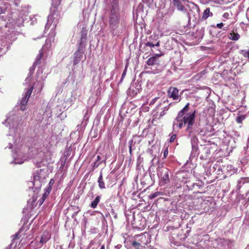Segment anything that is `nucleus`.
<instances>
[{
	"instance_id": "obj_1",
	"label": "nucleus",
	"mask_w": 249,
	"mask_h": 249,
	"mask_svg": "<svg viewBox=\"0 0 249 249\" xmlns=\"http://www.w3.org/2000/svg\"><path fill=\"white\" fill-rule=\"evenodd\" d=\"M110 32L113 36H118L122 33L124 27L120 24V13L118 9L112 8L109 19Z\"/></svg>"
},
{
	"instance_id": "obj_2",
	"label": "nucleus",
	"mask_w": 249,
	"mask_h": 249,
	"mask_svg": "<svg viewBox=\"0 0 249 249\" xmlns=\"http://www.w3.org/2000/svg\"><path fill=\"white\" fill-rule=\"evenodd\" d=\"M196 113V111L194 110L193 112L188 113L186 114L178 113L174 124L177 125L179 129H181L187 124L186 130H189L195 124Z\"/></svg>"
},
{
	"instance_id": "obj_3",
	"label": "nucleus",
	"mask_w": 249,
	"mask_h": 249,
	"mask_svg": "<svg viewBox=\"0 0 249 249\" xmlns=\"http://www.w3.org/2000/svg\"><path fill=\"white\" fill-rule=\"evenodd\" d=\"M44 178L43 177H41L39 176L38 173L36 172L35 173L34 176V180L30 182V184L33 186L31 188V186H29V191H32L34 192H36V195L33 196V201L35 202L37 197V194L38 190L40 189L42 183L43 182Z\"/></svg>"
},
{
	"instance_id": "obj_4",
	"label": "nucleus",
	"mask_w": 249,
	"mask_h": 249,
	"mask_svg": "<svg viewBox=\"0 0 249 249\" xmlns=\"http://www.w3.org/2000/svg\"><path fill=\"white\" fill-rule=\"evenodd\" d=\"M157 176L160 179V184L161 186L169 182V170L162 165H158L157 168Z\"/></svg>"
},
{
	"instance_id": "obj_5",
	"label": "nucleus",
	"mask_w": 249,
	"mask_h": 249,
	"mask_svg": "<svg viewBox=\"0 0 249 249\" xmlns=\"http://www.w3.org/2000/svg\"><path fill=\"white\" fill-rule=\"evenodd\" d=\"M135 239L131 243L132 249H142L148 243L147 240L144 242L146 240V237L144 235H136Z\"/></svg>"
},
{
	"instance_id": "obj_6",
	"label": "nucleus",
	"mask_w": 249,
	"mask_h": 249,
	"mask_svg": "<svg viewBox=\"0 0 249 249\" xmlns=\"http://www.w3.org/2000/svg\"><path fill=\"white\" fill-rule=\"evenodd\" d=\"M184 1V0H173V4L174 6L177 8L178 10L181 11L183 13V14L185 18H189V14L188 12V10L182 3V1Z\"/></svg>"
},
{
	"instance_id": "obj_7",
	"label": "nucleus",
	"mask_w": 249,
	"mask_h": 249,
	"mask_svg": "<svg viewBox=\"0 0 249 249\" xmlns=\"http://www.w3.org/2000/svg\"><path fill=\"white\" fill-rule=\"evenodd\" d=\"M50 233L48 231H44L41 235L39 243L37 246L39 248H41L44 244L47 243L51 238Z\"/></svg>"
},
{
	"instance_id": "obj_8",
	"label": "nucleus",
	"mask_w": 249,
	"mask_h": 249,
	"mask_svg": "<svg viewBox=\"0 0 249 249\" xmlns=\"http://www.w3.org/2000/svg\"><path fill=\"white\" fill-rule=\"evenodd\" d=\"M178 89L175 87H170L167 90V95L169 98L173 100H178L179 98Z\"/></svg>"
},
{
	"instance_id": "obj_9",
	"label": "nucleus",
	"mask_w": 249,
	"mask_h": 249,
	"mask_svg": "<svg viewBox=\"0 0 249 249\" xmlns=\"http://www.w3.org/2000/svg\"><path fill=\"white\" fill-rule=\"evenodd\" d=\"M33 162L37 167H41L45 165V161L43 160V157H34Z\"/></svg>"
},
{
	"instance_id": "obj_10",
	"label": "nucleus",
	"mask_w": 249,
	"mask_h": 249,
	"mask_svg": "<svg viewBox=\"0 0 249 249\" xmlns=\"http://www.w3.org/2000/svg\"><path fill=\"white\" fill-rule=\"evenodd\" d=\"M25 158H23L21 157H13V160L10 161V163L12 164H21L25 161L28 160L27 157H23Z\"/></svg>"
},
{
	"instance_id": "obj_11",
	"label": "nucleus",
	"mask_w": 249,
	"mask_h": 249,
	"mask_svg": "<svg viewBox=\"0 0 249 249\" xmlns=\"http://www.w3.org/2000/svg\"><path fill=\"white\" fill-rule=\"evenodd\" d=\"M228 38L233 41H237L240 38V35L237 33V30H232L228 36Z\"/></svg>"
},
{
	"instance_id": "obj_12",
	"label": "nucleus",
	"mask_w": 249,
	"mask_h": 249,
	"mask_svg": "<svg viewBox=\"0 0 249 249\" xmlns=\"http://www.w3.org/2000/svg\"><path fill=\"white\" fill-rule=\"evenodd\" d=\"M213 16V14L210 11V8L209 7L207 8L203 13V15L201 18V20L204 21L206 20L209 17H212Z\"/></svg>"
},
{
	"instance_id": "obj_13",
	"label": "nucleus",
	"mask_w": 249,
	"mask_h": 249,
	"mask_svg": "<svg viewBox=\"0 0 249 249\" xmlns=\"http://www.w3.org/2000/svg\"><path fill=\"white\" fill-rule=\"evenodd\" d=\"M161 54H156V56H153L149 58L147 61V64L149 66H152L158 64L157 63V58L160 56Z\"/></svg>"
},
{
	"instance_id": "obj_14",
	"label": "nucleus",
	"mask_w": 249,
	"mask_h": 249,
	"mask_svg": "<svg viewBox=\"0 0 249 249\" xmlns=\"http://www.w3.org/2000/svg\"><path fill=\"white\" fill-rule=\"evenodd\" d=\"M75 149V148L73 147V146H72L71 145L68 147L65 153L64 156H70L71 155H72V156H73L74 155V150Z\"/></svg>"
},
{
	"instance_id": "obj_15",
	"label": "nucleus",
	"mask_w": 249,
	"mask_h": 249,
	"mask_svg": "<svg viewBox=\"0 0 249 249\" xmlns=\"http://www.w3.org/2000/svg\"><path fill=\"white\" fill-rule=\"evenodd\" d=\"M28 99L26 97H23L20 103V108L22 110H24L26 109V106L28 102Z\"/></svg>"
},
{
	"instance_id": "obj_16",
	"label": "nucleus",
	"mask_w": 249,
	"mask_h": 249,
	"mask_svg": "<svg viewBox=\"0 0 249 249\" xmlns=\"http://www.w3.org/2000/svg\"><path fill=\"white\" fill-rule=\"evenodd\" d=\"M98 182L99 187L100 189H102L106 188L103 179L102 173L101 172H100V176L98 178Z\"/></svg>"
},
{
	"instance_id": "obj_17",
	"label": "nucleus",
	"mask_w": 249,
	"mask_h": 249,
	"mask_svg": "<svg viewBox=\"0 0 249 249\" xmlns=\"http://www.w3.org/2000/svg\"><path fill=\"white\" fill-rule=\"evenodd\" d=\"M100 199L101 197L100 196H97L95 198V199L91 202L90 204V207L93 209L97 207L99 202H100Z\"/></svg>"
},
{
	"instance_id": "obj_18",
	"label": "nucleus",
	"mask_w": 249,
	"mask_h": 249,
	"mask_svg": "<svg viewBox=\"0 0 249 249\" xmlns=\"http://www.w3.org/2000/svg\"><path fill=\"white\" fill-rule=\"evenodd\" d=\"M173 12H174V10H171V11H169L167 13H165V14L163 16V18L165 21H169Z\"/></svg>"
},
{
	"instance_id": "obj_19",
	"label": "nucleus",
	"mask_w": 249,
	"mask_h": 249,
	"mask_svg": "<svg viewBox=\"0 0 249 249\" xmlns=\"http://www.w3.org/2000/svg\"><path fill=\"white\" fill-rule=\"evenodd\" d=\"M160 44V41L159 40L155 43L148 42L145 44V46L147 47H154L155 46L159 47Z\"/></svg>"
},
{
	"instance_id": "obj_20",
	"label": "nucleus",
	"mask_w": 249,
	"mask_h": 249,
	"mask_svg": "<svg viewBox=\"0 0 249 249\" xmlns=\"http://www.w3.org/2000/svg\"><path fill=\"white\" fill-rule=\"evenodd\" d=\"M87 37H80V42L79 43V48H82L85 47V45L86 42Z\"/></svg>"
},
{
	"instance_id": "obj_21",
	"label": "nucleus",
	"mask_w": 249,
	"mask_h": 249,
	"mask_svg": "<svg viewBox=\"0 0 249 249\" xmlns=\"http://www.w3.org/2000/svg\"><path fill=\"white\" fill-rule=\"evenodd\" d=\"M189 106L190 104L189 103H188L185 107L181 110H180L178 113H180V114H185L186 112H188L189 108Z\"/></svg>"
},
{
	"instance_id": "obj_22",
	"label": "nucleus",
	"mask_w": 249,
	"mask_h": 249,
	"mask_svg": "<svg viewBox=\"0 0 249 249\" xmlns=\"http://www.w3.org/2000/svg\"><path fill=\"white\" fill-rule=\"evenodd\" d=\"M33 89L34 86H32L29 89H28L24 97H26V98H28L29 99L32 93Z\"/></svg>"
},
{
	"instance_id": "obj_23",
	"label": "nucleus",
	"mask_w": 249,
	"mask_h": 249,
	"mask_svg": "<svg viewBox=\"0 0 249 249\" xmlns=\"http://www.w3.org/2000/svg\"><path fill=\"white\" fill-rule=\"evenodd\" d=\"M43 53L41 51H40L39 53L37 54V55L36 56V60L35 62V63L36 64L40 63V60L42 58V57H43Z\"/></svg>"
},
{
	"instance_id": "obj_24",
	"label": "nucleus",
	"mask_w": 249,
	"mask_h": 249,
	"mask_svg": "<svg viewBox=\"0 0 249 249\" xmlns=\"http://www.w3.org/2000/svg\"><path fill=\"white\" fill-rule=\"evenodd\" d=\"M82 55V53L80 52V49L78 48V50L74 53L75 57L81 60Z\"/></svg>"
},
{
	"instance_id": "obj_25",
	"label": "nucleus",
	"mask_w": 249,
	"mask_h": 249,
	"mask_svg": "<svg viewBox=\"0 0 249 249\" xmlns=\"http://www.w3.org/2000/svg\"><path fill=\"white\" fill-rule=\"evenodd\" d=\"M246 116L245 115H240L236 118V121L238 124H241L242 121L245 119Z\"/></svg>"
},
{
	"instance_id": "obj_26",
	"label": "nucleus",
	"mask_w": 249,
	"mask_h": 249,
	"mask_svg": "<svg viewBox=\"0 0 249 249\" xmlns=\"http://www.w3.org/2000/svg\"><path fill=\"white\" fill-rule=\"evenodd\" d=\"M160 193L159 192H156L154 193H152L151 194H150L149 196V197L150 198V199H153L156 197H157L158 196H160Z\"/></svg>"
},
{
	"instance_id": "obj_27",
	"label": "nucleus",
	"mask_w": 249,
	"mask_h": 249,
	"mask_svg": "<svg viewBox=\"0 0 249 249\" xmlns=\"http://www.w3.org/2000/svg\"><path fill=\"white\" fill-rule=\"evenodd\" d=\"M81 37H87V30L86 28H83L81 32Z\"/></svg>"
},
{
	"instance_id": "obj_28",
	"label": "nucleus",
	"mask_w": 249,
	"mask_h": 249,
	"mask_svg": "<svg viewBox=\"0 0 249 249\" xmlns=\"http://www.w3.org/2000/svg\"><path fill=\"white\" fill-rule=\"evenodd\" d=\"M241 53L245 57H247L249 59V50L247 51L246 50H241Z\"/></svg>"
},
{
	"instance_id": "obj_29",
	"label": "nucleus",
	"mask_w": 249,
	"mask_h": 249,
	"mask_svg": "<svg viewBox=\"0 0 249 249\" xmlns=\"http://www.w3.org/2000/svg\"><path fill=\"white\" fill-rule=\"evenodd\" d=\"M133 141L132 140H130L128 142L129 153L130 155L132 154V147H133Z\"/></svg>"
},
{
	"instance_id": "obj_30",
	"label": "nucleus",
	"mask_w": 249,
	"mask_h": 249,
	"mask_svg": "<svg viewBox=\"0 0 249 249\" xmlns=\"http://www.w3.org/2000/svg\"><path fill=\"white\" fill-rule=\"evenodd\" d=\"M168 109H169L168 107H164L163 110L160 113V116L162 117L163 115H164L166 113V111H167L168 110Z\"/></svg>"
},
{
	"instance_id": "obj_31",
	"label": "nucleus",
	"mask_w": 249,
	"mask_h": 249,
	"mask_svg": "<svg viewBox=\"0 0 249 249\" xmlns=\"http://www.w3.org/2000/svg\"><path fill=\"white\" fill-rule=\"evenodd\" d=\"M152 164L154 165L156 163H159V157H154V158L151 160Z\"/></svg>"
},
{
	"instance_id": "obj_32",
	"label": "nucleus",
	"mask_w": 249,
	"mask_h": 249,
	"mask_svg": "<svg viewBox=\"0 0 249 249\" xmlns=\"http://www.w3.org/2000/svg\"><path fill=\"white\" fill-rule=\"evenodd\" d=\"M77 210L76 211H75L73 212V213L72 214V218H75L76 216L77 215L78 213L80 212V210L79 209L78 207L77 208Z\"/></svg>"
},
{
	"instance_id": "obj_33",
	"label": "nucleus",
	"mask_w": 249,
	"mask_h": 249,
	"mask_svg": "<svg viewBox=\"0 0 249 249\" xmlns=\"http://www.w3.org/2000/svg\"><path fill=\"white\" fill-rule=\"evenodd\" d=\"M67 160L66 157H63L61 158V160L62 161L61 166H64L65 164V161Z\"/></svg>"
},
{
	"instance_id": "obj_34",
	"label": "nucleus",
	"mask_w": 249,
	"mask_h": 249,
	"mask_svg": "<svg viewBox=\"0 0 249 249\" xmlns=\"http://www.w3.org/2000/svg\"><path fill=\"white\" fill-rule=\"evenodd\" d=\"M222 17L225 19H229L230 18V14L228 12L224 13Z\"/></svg>"
},
{
	"instance_id": "obj_35",
	"label": "nucleus",
	"mask_w": 249,
	"mask_h": 249,
	"mask_svg": "<svg viewBox=\"0 0 249 249\" xmlns=\"http://www.w3.org/2000/svg\"><path fill=\"white\" fill-rule=\"evenodd\" d=\"M176 137H177V135L176 134H173L171 136V137H170L169 142H173L175 141V140L176 139Z\"/></svg>"
},
{
	"instance_id": "obj_36",
	"label": "nucleus",
	"mask_w": 249,
	"mask_h": 249,
	"mask_svg": "<svg viewBox=\"0 0 249 249\" xmlns=\"http://www.w3.org/2000/svg\"><path fill=\"white\" fill-rule=\"evenodd\" d=\"M80 60H81L80 59H79L78 58H75L74 57V59H73V64L74 65L77 64L80 62Z\"/></svg>"
},
{
	"instance_id": "obj_37",
	"label": "nucleus",
	"mask_w": 249,
	"mask_h": 249,
	"mask_svg": "<svg viewBox=\"0 0 249 249\" xmlns=\"http://www.w3.org/2000/svg\"><path fill=\"white\" fill-rule=\"evenodd\" d=\"M223 26H224V24L222 22H221L219 23H217L216 25V27L217 28L221 29L223 27Z\"/></svg>"
},
{
	"instance_id": "obj_38",
	"label": "nucleus",
	"mask_w": 249,
	"mask_h": 249,
	"mask_svg": "<svg viewBox=\"0 0 249 249\" xmlns=\"http://www.w3.org/2000/svg\"><path fill=\"white\" fill-rule=\"evenodd\" d=\"M49 194H50L49 192H48L45 191V192H44V194L42 196V198H43L45 199H46V198H47V196L49 195Z\"/></svg>"
},
{
	"instance_id": "obj_39",
	"label": "nucleus",
	"mask_w": 249,
	"mask_h": 249,
	"mask_svg": "<svg viewBox=\"0 0 249 249\" xmlns=\"http://www.w3.org/2000/svg\"><path fill=\"white\" fill-rule=\"evenodd\" d=\"M126 71H127V66H126V67L124 71V72L122 74V79H123L124 77V76L126 74Z\"/></svg>"
},
{
	"instance_id": "obj_40",
	"label": "nucleus",
	"mask_w": 249,
	"mask_h": 249,
	"mask_svg": "<svg viewBox=\"0 0 249 249\" xmlns=\"http://www.w3.org/2000/svg\"><path fill=\"white\" fill-rule=\"evenodd\" d=\"M54 183V180L53 178L51 179L49 183H48V185H50V186H53V185Z\"/></svg>"
},
{
	"instance_id": "obj_41",
	"label": "nucleus",
	"mask_w": 249,
	"mask_h": 249,
	"mask_svg": "<svg viewBox=\"0 0 249 249\" xmlns=\"http://www.w3.org/2000/svg\"><path fill=\"white\" fill-rule=\"evenodd\" d=\"M52 186H50V185H48L45 191L50 193L51 191L52 190Z\"/></svg>"
},
{
	"instance_id": "obj_42",
	"label": "nucleus",
	"mask_w": 249,
	"mask_h": 249,
	"mask_svg": "<svg viewBox=\"0 0 249 249\" xmlns=\"http://www.w3.org/2000/svg\"><path fill=\"white\" fill-rule=\"evenodd\" d=\"M158 97H156L154 99H152V100L151 101V102L150 103L149 105H153L155 103V101H156V100L158 99Z\"/></svg>"
},
{
	"instance_id": "obj_43",
	"label": "nucleus",
	"mask_w": 249,
	"mask_h": 249,
	"mask_svg": "<svg viewBox=\"0 0 249 249\" xmlns=\"http://www.w3.org/2000/svg\"><path fill=\"white\" fill-rule=\"evenodd\" d=\"M45 199L42 198V197L40 198V199L39 200V205H41L43 204V203L44 202V201H45Z\"/></svg>"
},
{
	"instance_id": "obj_44",
	"label": "nucleus",
	"mask_w": 249,
	"mask_h": 249,
	"mask_svg": "<svg viewBox=\"0 0 249 249\" xmlns=\"http://www.w3.org/2000/svg\"><path fill=\"white\" fill-rule=\"evenodd\" d=\"M168 154V151L167 150V148H166L163 152V156H166Z\"/></svg>"
},
{
	"instance_id": "obj_45",
	"label": "nucleus",
	"mask_w": 249,
	"mask_h": 249,
	"mask_svg": "<svg viewBox=\"0 0 249 249\" xmlns=\"http://www.w3.org/2000/svg\"><path fill=\"white\" fill-rule=\"evenodd\" d=\"M241 183V180H238V189H240V187H241V185H240V184Z\"/></svg>"
},
{
	"instance_id": "obj_46",
	"label": "nucleus",
	"mask_w": 249,
	"mask_h": 249,
	"mask_svg": "<svg viewBox=\"0 0 249 249\" xmlns=\"http://www.w3.org/2000/svg\"><path fill=\"white\" fill-rule=\"evenodd\" d=\"M192 148H193V151H197V148L195 147V146H193Z\"/></svg>"
},
{
	"instance_id": "obj_47",
	"label": "nucleus",
	"mask_w": 249,
	"mask_h": 249,
	"mask_svg": "<svg viewBox=\"0 0 249 249\" xmlns=\"http://www.w3.org/2000/svg\"><path fill=\"white\" fill-rule=\"evenodd\" d=\"M146 249H156V248H154V247H151V246H149V247H148Z\"/></svg>"
},
{
	"instance_id": "obj_48",
	"label": "nucleus",
	"mask_w": 249,
	"mask_h": 249,
	"mask_svg": "<svg viewBox=\"0 0 249 249\" xmlns=\"http://www.w3.org/2000/svg\"><path fill=\"white\" fill-rule=\"evenodd\" d=\"M3 12V11L2 9V8L0 6V14H1Z\"/></svg>"
},
{
	"instance_id": "obj_49",
	"label": "nucleus",
	"mask_w": 249,
	"mask_h": 249,
	"mask_svg": "<svg viewBox=\"0 0 249 249\" xmlns=\"http://www.w3.org/2000/svg\"><path fill=\"white\" fill-rule=\"evenodd\" d=\"M121 247V245H118L116 246V248H117V249H120V248Z\"/></svg>"
},
{
	"instance_id": "obj_50",
	"label": "nucleus",
	"mask_w": 249,
	"mask_h": 249,
	"mask_svg": "<svg viewBox=\"0 0 249 249\" xmlns=\"http://www.w3.org/2000/svg\"><path fill=\"white\" fill-rule=\"evenodd\" d=\"M100 249H105V245H102Z\"/></svg>"
},
{
	"instance_id": "obj_51",
	"label": "nucleus",
	"mask_w": 249,
	"mask_h": 249,
	"mask_svg": "<svg viewBox=\"0 0 249 249\" xmlns=\"http://www.w3.org/2000/svg\"><path fill=\"white\" fill-rule=\"evenodd\" d=\"M188 163H189V160H187V161H186V162L185 163V164L184 165H187V164H188Z\"/></svg>"
},
{
	"instance_id": "obj_52",
	"label": "nucleus",
	"mask_w": 249,
	"mask_h": 249,
	"mask_svg": "<svg viewBox=\"0 0 249 249\" xmlns=\"http://www.w3.org/2000/svg\"><path fill=\"white\" fill-rule=\"evenodd\" d=\"M18 235V233H16L14 235V236L15 237V238H16Z\"/></svg>"
},
{
	"instance_id": "obj_53",
	"label": "nucleus",
	"mask_w": 249,
	"mask_h": 249,
	"mask_svg": "<svg viewBox=\"0 0 249 249\" xmlns=\"http://www.w3.org/2000/svg\"><path fill=\"white\" fill-rule=\"evenodd\" d=\"M97 157V160H99L100 159L101 157L98 156Z\"/></svg>"
},
{
	"instance_id": "obj_54",
	"label": "nucleus",
	"mask_w": 249,
	"mask_h": 249,
	"mask_svg": "<svg viewBox=\"0 0 249 249\" xmlns=\"http://www.w3.org/2000/svg\"><path fill=\"white\" fill-rule=\"evenodd\" d=\"M58 0L59 1V3H58V4L59 5V4H60V2H61V0Z\"/></svg>"
},
{
	"instance_id": "obj_55",
	"label": "nucleus",
	"mask_w": 249,
	"mask_h": 249,
	"mask_svg": "<svg viewBox=\"0 0 249 249\" xmlns=\"http://www.w3.org/2000/svg\"><path fill=\"white\" fill-rule=\"evenodd\" d=\"M227 29H228V27H226V28H224V30H227Z\"/></svg>"
},
{
	"instance_id": "obj_56",
	"label": "nucleus",
	"mask_w": 249,
	"mask_h": 249,
	"mask_svg": "<svg viewBox=\"0 0 249 249\" xmlns=\"http://www.w3.org/2000/svg\"><path fill=\"white\" fill-rule=\"evenodd\" d=\"M248 201H249V199H248Z\"/></svg>"
}]
</instances>
